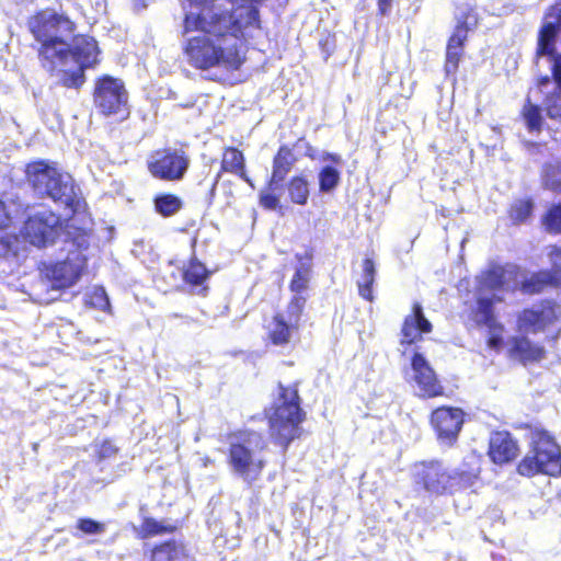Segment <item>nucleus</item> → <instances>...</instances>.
Masks as SVG:
<instances>
[{
	"label": "nucleus",
	"instance_id": "f257e3e1",
	"mask_svg": "<svg viewBox=\"0 0 561 561\" xmlns=\"http://www.w3.org/2000/svg\"><path fill=\"white\" fill-rule=\"evenodd\" d=\"M262 28L260 10L254 4H238L230 10L191 11L184 14L182 34L198 33L187 37L182 47L186 62L194 69L206 71L221 68L237 71L245 62L241 45L253 31Z\"/></svg>",
	"mask_w": 561,
	"mask_h": 561
},
{
	"label": "nucleus",
	"instance_id": "f03ea898",
	"mask_svg": "<svg viewBox=\"0 0 561 561\" xmlns=\"http://www.w3.org/2000/svg\"><path fill=\"white\" fill-rule=\"evenodd\" d=\"M298 386V382L291 385L278 382L277 394L268 410L264 411L270 437L283 453L287 451L294 440L301 438L304 434L301 425L307 420Z\"/></svg>",
	"mask_w": 561,
	"mask_h": 561
},
{
	"label": "nucleus",
	"instance_id": "7ed1b4c3",
	"mask_svg": "<svg viewBox=\"0 0 561 561\" xmlns=\"http://www.w3.org/2000/svg\"><path fill=\"white\" fill-rule=\"evenodd\" d=\"M26 180L34 193L41 198H50L55 203L65 205L73 213L84 205L72 178L60 172L45 160L34 161L27 165Z\"/></svg>",
	"mask_w": 561,
	"mask_h": 561
},
{
	"label": "nucleus",
	"instance_id": "20e7f679",
	"mask_svg": "<svg viewBox=\"0 0 561 561\" xmlns=\"http://www.w3.org/2000/svg\"><path fill=\"white\" fill-rule=\"evenodd\" d=\"M236 442H231L227 453V463L234 474L249 485L262 476L266 460L257 456L256 450L263 451L266 442L263 433L253 430H240L233 434Z\"/></svg>",
	"mask_w": 561,
	"mask_h": 561
},
{
	"label": "nucleus",
	"instance_id": "39448f33",
	"mask_svg": "<svg viewBox=\"0 0 561 561\" xmlns=\"http://www.w3.org/2000/svg\"><path fill=\"white\" fill-rule=\"evenodd\" d=\"M26 26L34 39L39 43L37 56L42 67L55 56L57 46L65 44V39L56 35L59 28L69 34L77 28L76 22L66 12H58L53 8L35 11L28 16Z\"/></svg>",
	"mask_w": 561,
	"mask_h": 561
},
{
	"label": "nucleus",
	"instance_id": "423d86ee",
	"mask_svg": "<svg viewBox=\"0 0 561 561\" xmlns=\"http://www.w3.org/2000/svg\"><path fill=\"white\" fill-rule=\"evenodd\" d=\"M516 471L527 478L538 474L561 476V447L548 431H531L529 450L517 463Z\"/></svg>",
	"mask_w": 561,
	"mask_h": 561
},
{
	"label": "nucleus",
	"instance_id": "0eeeda50",
	"mask_svg": "<svg viewBox=\"0 0 561 561\" xmlns=\"http://www.w3.org/2000/svg\"><path fill=\"white\" fill-rule=\"evenodd\" d=\"M92 98L96 112L104 117L126 118L129 115L128 92L118 78L110 75L95 78Z\"/></svg>",
	"mask_w": 561,
	"mask_h": 561
},
{
	"label": "nucleus",
	"instance_id": "6e6552de",
	"mask_svg": "<svg viewBox=\"0 0 561 561\" xmlns=\"http://www.w3.org/2000/svg\"><path fill=\"white\" fill-rule=\"evenodd\" d=\"M55 56L47 60L43 68L54 73L58 70V66L64 64L71 57L78 66L82 68H94L99 64L100 49L98 42L89 35L77 34L72 37L71 44H60L55 49Z\"/></svg>",
	"mask_w": 561,
	"mask_h": 561
},
{
	"label": "nucleus",
	"instance_id": "1a4fd4ad",
	"mask_svg": "<svg viewBox=\"0 0 561 561\" xmlns=\"http://www.w3.org/2000/svg\"><path fill=\"white\" fill-rule=\"evenodd\" d=\"M191 159L184 149L163 147L153 150L147 160V170L153 179L179 182L184 179Z\"/></svg>",
	"mask_w": 561,
	"mask_h": 561
},
{
	"label": "nucleus",
	"instance_id": "9d476101",
	"mask_svg": "<svg viewBox=\"0 0 561 561\" xmlns=\"http://www.w3.org/2000/svg\"><path fill=\"white\" fill-rule=\"evenodd\" d=\"M64 230V219L51 209H45L25 217L21 228V237L36 248L53 244Z\"/></svg>",
	"mask_w": 561,
	"mask_h": 561
},
{
	"label": "nucleus",
	"instance_id": "9b49d317",
	"mask_svg": "<svg viewBox=\"0 0 561 561\" xmlns=\"http://www.w3.org/2000/svg\"><path fill=\"white\" fill-rule=\"evenodd\" d=\"M561 325V305L554 299H542L522 309L516 316V328L526 334L545 333Z\"/></svg>",
	"mask_w": 561,
	"mask_h": 561
},
{
	"label": "nucleus",
	"instance_id": "f8f14e48",
	"mask_svg": "<svg viewBox=\"0 0 561 561\" xmlns=\"http://www.w3.org/2000/svg\"><path fill=\"white\" fill-rule=\"evenodd\" d=\"M297 162V157L294 150L287 146L282 145L273 157L272 173L266 182V185L259 194V204L266 210L282 211L279 195L276 191L279 184L286 179L287 174L291 171Z\"/></svg>",
	"mask_w": 561,
	"mask_h": 561
},
{
	"label": "nucleus",
	"instance_id": "ddd939ff",
	"mask_svg": "<svg viewBox=\"0 0 561 561\" xmlns=\"http://www.w3.org/2000/svg\"><path fill=\"white\" fill-rule=\"evenodd\" d=\"M87 257L78 254L75 257L67 256L64 260L43 263L39 272L51 289L65 290L77 284L87 268Z\"/></svg>",
	"mask_w": 561,
	"mask_h": 561
},
{
	"label": "nucleus",
	"instance_id": "4468645a",
	"mask_svg": "<svg viewBox=\"0 0 561 561\" xmlns=\"http://www.w3.org/2000/svg\"><path fill=\"white\" fill-rule=\"evenodd\" d=\"M413 482L419 489L436 495L450 494L449 471L440 460H423L414 465Z\"/></svg>",
	"mask_w": 561,
	"mask_h": 561
},
{
	"label": "nucleus",
	"instance_id": "2eb2a0df",
	"mask_svg": "<svg viewBox=\"0 0 561 561\" xmlns=\"http://www.w3.org/2000/svg\"><path fill=\"white\" fill-rule=\"evenodd\" d=\"M547 257L551 268L537 271L524 278L519 286L523 294L538 295L548 288H561V245H549Z\"/></svg>",
	"mask_w": 561,
	"mask_h": 561
},
{
	"label": "nucleus",
	"instance_id": "dca6fc26",
	"mask_svg": "<svg viewBox=\"0 0 561 561\" xmlns=\"http://www.w3.org/2000/svg\"><path fill=\"white\" fill-rule=\"evenodd\" d=\"M465 411L458 407L440 405L430 414V424L438 440L454 445L465 423Z\"/></svg>",
	"mask_w": 561,
	"mask_h": 561
},
{
	"label": "nucleus",
	"instance_id": "f3484780",
	"mask_svg": "<svg viewBox=\"0 0 561 561\" xmlns=\"http://www.w3.org/2000/svg\"><path fill=\"white\" fill-rule=\"evenodd\" d=\"M413 379L419 387L423 399L445 397V388L423 354L414 352L411 356Z\"/></svg>",
	"mask_w": 561,
	"mask_h": 561
},
{
	"label": "nucleus",
	"instance_id": "a211bd4d",
	"mask_svg": "<svg viewBox=\"0 0 561 561\" xmlns=\"http://www.w3.org/2000/svg\"><path fill=\"white\" fill-rule=\"evenodd\" d=\"M433 329V323L426 318L422 305L415 301L410 313L402 320L399 343L403 347L416 345L423 342V335L432 333Z\"/></svg>",
	"mask_w": 561,
	"mask_h": 561
},
{
	"label": "nucleus",
	"instance_id": "6ab92c4d",
	"mask_svg": "<svg viewBox=\"0 0 561 561\" xmlns=\"http://www.w3.org/2000/svg\"><path fill=\"white\" fill-rule=\"evenodd\" d=\"M506 357L523 366L538 364L547 356L545 346L526 334L513 335L507 341Z\"/></svg>",
	"mask_w": 561,
	"mask_h": 561
},
{
	"label": "nucleus",
	"instance_id": "aec40b11",
	"mask_svg": "<svg viewBox=\"0 0 561 561\" xmlns=\"http://www.w3.org/2000/svg\"><path fill=\"white\" fill-rule=\"evenodd\" d=\"M225 173L233 174L244 181L251 187H254L253 181L248 174L245 156L243 151L237 147L227 146L222 149L220 169L216 173L214 183L210 187L211 196L215 195L221 175Z\"/></svg>",
	"mask_w": 561,
	"mask_h": 561
},
{
	"label": "nucleus",
	"instance_id": "412c9836",
	"mask_svg": "<svg viewBox=\"0 0 561 561\" xmlns=\"http://www.w3.org/2000/svg\"><path fill=\"white\" fill-rule=\"evenodd\" d=\"M519 453L518 442L508 431H494L491 434L486 454L493 463L497 466L511 463Z\"/></svg>",
	"mask_w": 561,
	"mask_h": 561
},
{
	"label": "nucleus",
	"instance_id": "4be33fe9",
	"mask_svg": "<svg viewBox=\"0 0 561 561\" xmlns=\"http://www.w3.org/2000/svg\"><path fill=\"white\" fill-rule=\"evenodd\" d=\"M500 296H477L474 302L469 306L465 313L467 319L477 328H483L499 320L495 305L502 302Z\"/></svg>",
	"mask_w": 561,
	"mask_h": 561
},
{
	"label": "nucleus",
	"instance_id": "5701e85b",
	"mask_svg": "<svg viewBox=\"0 0 561 561\" xmlns=\"http://www.w3.org/2000/svg\"><path fill=\"white\" fill-rule=\"evenodd\" d=\"M481 473V466L479 457L470 455L463 459L461 466L449 471L450 478V494L457 491H463L471 488L479 479Z\"/></svg>",
	"mask_w": 561,
	"mask_h": 561
},
{
	"label": "nucleus",
	"instance_id": "b1692460",
	"mask_svg": "<svg viewBox=\"0 0 561 561\" xmlns=\"http://www.w3.org/2000/svg\"><path fill=\"white\" fill-rule=\"evenodd\" d=\"M211 274L213 272L196 255H192L181 268L183 283L191 289H197V294L202 296L208 293L207 282Z\"/></svg>",
	"mask_w": 561,
	"mask_h": 561
},
{
	"label": "nucleus",
	"instance_id": "393cba45",
	"mask_svg": "<svg viewBox=\"0 0 561 561\" xmlns=\"http://www.w3.org/2000/svg\"><path fill=\"white\" fill-rule=\"evenodd\" d=\"M561 30V15H549V19L542 22L538 31L537 38V47L536 54L537 56H548L553 57L558 56L556 54V43Z\"/></svg>",
	"mask_w": 561,
	"mask_h": 561
},
{
	"label": "nucleus",
	"instance_id": "a878e982",
	"mask_svg": "<svg viewBox=\"0 0 561 561\" xmlns=\"http://www.w3.org/2000/svg\"><path fill=\"white\" fill-rule=\"evenodd\" d=\"M299 327L287 320L282 312H275L266 329V341L268 344L278 347L287 346Z\"/></svg>",
	"mask_w": 561,
	"mask_h": 561
},
{
	"label": "nucleus",
	"instance_id": "bb28decb",
	"mask_svg": "<svg viewBox=\"0 0 561 561\" xmlns=\"http://www.w3.org/2000/svg\"><path fill=\"white\" fill-rule=\"evenodd\" d=\"M190 554L185 546L174 539L157 543L151 549V561H188Z\"/></svg>",
	"mask_w": 561,
	"mask_h": 561
},
{
	"label": "nucleus",
	"instance_id": "cd10ccee",
	"mask_svg": "<svg viewBox=\"0 0 561 561\" xmlns=\"http://www.w3.org/2000/svg\"><path fill=\"white\" fill-rule=\"evenodd\" d=\"M153 210L163 218H170L180 213L184 207L183 199L171 192L158 193L152 198Z\"/></svg>",
	"mask_w": 561,
	"mask_h": 561
},
{
	"label": "nucleus",
	"instance_id": "c85d7f7f",
	"mask_svg": "<svg viewBox=\"0 0 561 561\" xmlns=\"http://www.w3.org/2000/svg\"><path fill=\"white\" fill-rule=\"evenodd\" d=\"M467 41L449 36L446 43L444 71L446 76L456 75L459 69L460 61L465 56Z\"/></svg>",
	"mask_w": 561,
	"mask_h": 561
},
{
	"label": "nucleus",
	"instance_id": "c756f323",
	"mask_svg": "<svg viewBox=\"0 0 561 561\" xmlns=\"http://www.w3.org/2000/svg\"><path fill=\"white\" fill-rule=\"evenodd\" d=\"M362 277L357 282L358 295L368 302H374V284L376 280V265L371 257H365L362 262Z\"/></svg>",
	"mask_w": 561,
	"mask_h": 561
},
{
	"label": "nucleus",
	"instance_id": "7c9ffc66",
	"mask_svg": "<svg viewBox=\"0 0 561 561\" xmlns=\"http://www.w3.org/2000/svg\"><path fill=\"white\" fill-rule=\"evenodd\" d=\"M534 209L535 202L533 197L516 198L507 208V217L514 226L524 225L533 217Z\"/></svg>",
	"mask_w": 561,
	"mask_h": 561
},
{
	"label": "nucleus",
	"instance_id": "2f4dec72",
	"mask_svg": "<svg viewBox=\"0 0 561 561\" xmlns=\"http://www.w3.org/2000/svg\"><path fill=\"white\" fill-rule=\"evenodd\" d=\"M309 186V181L304 174L293 175L286 185L289 201L295 205H307L310 197Z\"/></svg>",
	"mask_w": 561,
	"mask_h": 561
},
{
	"label": "nucleus",
	"instance_id": "473e14b6",
	"mask_svg": "<svg viewBox=\"0 0 561 561\" xmlns=\"http://www.w3.org/2000/svg\"><path fill=\"white\" fill-rule=\"evenodd\" d=\"M312 268L310 263H302L296 267L295 273L289 280L288 289L293 295H308Z\"/></svg>",
	"mask_w": 561,
	"mask_h": 561
},
{
	"label": "nucleus",
	"instance_id": "72a5a7b5",
	"mask_svg": "<svg viewBox=\"0 0 561 561\" xmlns=\"http://www.w3.org/2000/svg\"><path fill=\"white\" fill-rule=\"evenodd\" d=\"M178 530V526L174 524H167L159 522L152 517H144L140 524L139 538L147 539L161 535L174 534Z\"/></svg>",
	"mask_w": 561,
	"mask_h": 561
},
{
	"label": "nucleus",
	"instance_id": "f704fd0d",
	"mask_svg": "<svg viewBox=\"0 0 561 561\" xmlns=\"http://www.w3.org/2000/svg\"><path fill=\"white\" fill-rule=\"evenodd\" d=\"M506 284V270L501 265H495L484 271L479 280L480 289L491 291L502 289Z\"/></svg>",
	"mask_w": 561,
	"mask_h": 561
},
{
	"label": "nucleus",
	"instance_id": "c9c22d12",
	"mask_svg": "<svg viewBox=\"0 0 561 561\" xmlns=\"http://www.w3.org/2000/svg\"><path fill=\"white\" fill-rule=\"evenodd\" d=\"M520 117L529 133H540L542 130L543 117L539 105L534 104L527 99L522 107Z\"/></svg>",
	"mask_w": 561,
	"mask_h": 561
},
{
	"label": "nucleus",
	"instance_id": "e433bc0d",
	"mask_svg": "<svg viewBox=\"0 0 561 561\" xmlns=\"http://www.w3.org/2000/svg\"><path fill=\"white\" fill-rule=\"evenodd\" d=\"M542 229L551 234H561V201L551 203L540 218Z\"/></svg>",
	"mask_w": 561,
	"mask_h": 561
},
{
	"label": "nucleus",
	"instance_id": "4c0bfd02",
	"mask_svg": "<svg viewBox=\"0 0 561 561\" xmlns=\"http://www.w3.org/2000/svg\"><path fill=\"white\" fill-rule=\"evenodd\" d=\"M479 22L478 13L474 8L470 7L465 12L460 14L457 19V23L453 30L450 36L461 38L462 41H468V35L471 30L477 27Z\"/></svg>",
	"mask_w": 561,
	"mask_h": 561
},
{
	"label": "nucleus",
	"instance_id": "58836bf2",
	"mask_svg": "<svg viewBox=\"0 0 561 561\" xmlns=\"http://www.w3.org/2000/svg\"><path fill=\"white\" fill-rule=\"evenodd\" d=\"M542 186L553 193L561 194V163H548L545 165Z\"/></svg>",
	"mask_w": 561,
	"mask_h": 561
},
{
	"label": "nucleus",
	"instance_id": "ea45409f",
	"mask_svg": "<svg viewBox=\"0 0 561 561\" xmlns=\"http://www.w3.org/2000/svg\"><path fill=\"white\" fill-rule=\"evenodd\" d=\"M484 328L488 329V336L485 339L486 347L495 353H500L505 344V325L497 320L489 325H485Z\"/></svg>",
	"mask_w": 561,
	"mask_h": 561
},
{
	"label": "nucleus",
	"instance_id": "a19ab883",
	"mask_svg": "<svg viewBox=\"0 0 561 561\" xmlns=\"http://www.w3.org/2000/svg\"><path fill=\"white\" fill-rule=\"evenodd\" d=\"M318 179L320 192L328 193L339 185L341 175L335 168L325 165L319 171Z\"/></svg>",
	"mask_w": 561,
	"mask_h": 561
},
{
	"label": "nucleus",
	"instance_id": "79ce46f5",
	"mask_svg": "<svg viewBox=\"0 0 561 561\" xmlns=\"http://www.w3.org/2000/svg\"><path fill=\"white\" fill-rule=\"evenodd\" d=\"M307 301L308 295H293L287 304V320L300 327Z\"/></svg>",
	"mask_w": 561,
	"mask_h": 561
},
{
	"label": "nucleus",
	"instance_id": "37998d69",
	"mask_svg": "<svg viewBox=\"0 0 561 561\" xmlns=\"http://www.w3.org/2000/svg\"><path fill=\"white\" fill-rule=\"evenodd\" d=\"M78 66L75 70H65L60 78V84L68 89H80L85 82V70Z\"/></svg>",
	"mask_w": 561,
	"mask_h": 561
},
{
	"label": "nucleus",
	"instance_id": "c03bdc74",
	"mask_svg": "<svg viewBox=\"0 0 561 561\" xmlns=\"http://www.w3.org/2000/svg\"><path fill=\"white\" fill-rule=\"evenodd\" d=\"M547 114L552 119H561V88L556 87L543 99Z\"/></svg>",
	"mask_w": 561,
	"mask_h": 561
},
{
	"label": "nucleus",
	"instance_id": "a18cd8bd",
	"mask_svg": "<svg viewBox=\"0 0 561 561\" xmlns=\"http://www.w3.org/2000/svg\"><path fill=\"white\" fill-rule=\"evenodd\" d=\"M76 527L85 535H98L105 531V525L90 517H82L77 520Z\"/></svg>",
	"mask_w": 561,
	"mask_h": 561
},
{
	"label": "nucleus",
	"instance_id": "49530a36",
	"mask_svg": "<svg viewBox=\"0 0 561 561\" xmlns=\"http://www.w3.org/2000/svg\"><path fill=\"white\" fill-rule=\"evenodd\" d=\"M18 236L5 234L0 237V257L16 255Z\"/></svg>",
	"mask_w": 561,
	"mask_h": 561
},
{
	"label": "nucleus",
	"instance_id": "de8ad7c7",
	"mask_svg": "<svg viewBox=\"0 0 561 561\" xmlns=\"http://www.w3.org/2000/svg\"><path fill=\"white\" fill-rule=\"evenodd\" d=\"M90 304L98 308V309H101V310H104L106 309V307H108L110 305V301H108V298L105 294V291L103 289H94L90 297Z\"/></svg>",
	"mask_w": 561,
	"mask_h": 561
},
{
	"label": "nucleus",
	"instance_id": "09e8293b",
	"mask_svg": "<svg viewBox=\"0 0 561 561\" xmlns=\"http://www.w3.org/2000/svg\"><path fill=\"white\" fill-rule=\"evenodd\" d=\"M13 224L12 214L7 203L0 198V231L7 230Z\"/></svg>",
	"mask_w": 561,
	"mask_h": 561
},
{
	"label": "nucleus",
	"instance_id": "8fccbe9b",
	"mask_svg": "<svg viewBox=\"0 0 561 561\" xmlns=\"http://www.w3.org/2000/svg\"><path fill=\"white\" fill-rule=\"evenodd\" d=\"M319 46L325 54V59L329 58L335 48V36L333 34H328L319 41Z\"/></svg>",
	"mask_w": 561,
	"mask_h": 561
},
{
	"label": "nucleus",
	"instance_id": "3c124183",
	"mask_svg": "<svg viewBox=\"0 0 561 561\" xmlns=\"http://www.w3.org/2000/svg\"><path fill=\"white\" fill-rule=\"evenodd\" d=\"M188 1L193 7L198 8L197 11L210 10L213 12H218V11L222 10V9L215 8L217 0H188Z\"/></svg>",
	"mask_w": 561,
	"mask_h": 561
},
{
	"label": "nucleus",
	"instance_id": "603ef678",
	"mask_svg": "<svg viewBox=\"0 0 561 561\" xmlns=\"http://www.w3.org/2000/svg\"><path fill=\"white\" fill-rule=\"evenodd\" d=\"M117 451L118 448H116L110 440H104L100 446L99 456L100 458L111 457Z\"/></svg>",
	"mask_w": 561,
	"mask_h": 561
},
{
	"label": "nucleus",
	"instance_id": "864d4df0",
	"mask_svg": "<svg viewBox=\"0 0 561 561\" xmlns=\"http://www.w3.org/2000/svg\"><path fill=\"white\" fill-rule=\"evenodd\" d=\"M551 75L557 85L561 88V55L556 56L551 67Z\"/></svg>",
	"mask_w": 561,
	"mask_h": 561
},
{
	"label": "nucleus",
	"instance_id": "5fc2aeb1",
	"mask_svg": "<svg viewBox=\"0 0 561 561\" xmlns=\"http://www.w3.org/2000/svg\"><path fill=\"white\" fill-rule=\"evenodd\" d=\"M393 0H377V8L379 15H388Z\"/></svg>",
	"mask_w": 561,
	"mask_h": 561
},
{
	"label": "nucleus",
	"instance_id": "6e6d98bb",
	"mask_svg": "<svg viewBox=\"0 0 561 561\" xmlns=\"http://www.w3.org/2000/svg\"><path fill=\"white\" fill-rule=\"evenodd\" d=\"M561 15V1L556 2L547 8L545 11V20L549 19V15Z\"/></svg>",
	"mask_w": 561,
	"mask_h": 561
},
{
	"label": "nucleus",
	"instance_id": "4d7b16f0",
	"mask_svg": "<svg viewBox=\"0 0 561 561\" xmlns=\"http://www.w3.org/2000/svg\"><path fill=\"white\" fill-rule=\"evenodd\" d=\"M550 83L548 76H542L537 79L536 85L542 92V88Z\"/></svg>",
	"mask_w": 561,
	"mask_h": 561
},
{
	"label": "nucleus",
	"instance_id": "13d9d810",
	"mask_svg": "<svg viewBox=\"0 0 561 561\" xmlns=\"http://www.w3.org/2000/svg\"><path fill=\"white\" fill-rule=\"evenodd\" d=\"M325 160H329L333 163H341L342 162V159L339 154L336 153H327L325 157H324Z\"/></svg>",
	"mask_w": 561,
	"mask_h": 561
}]
</instances>
